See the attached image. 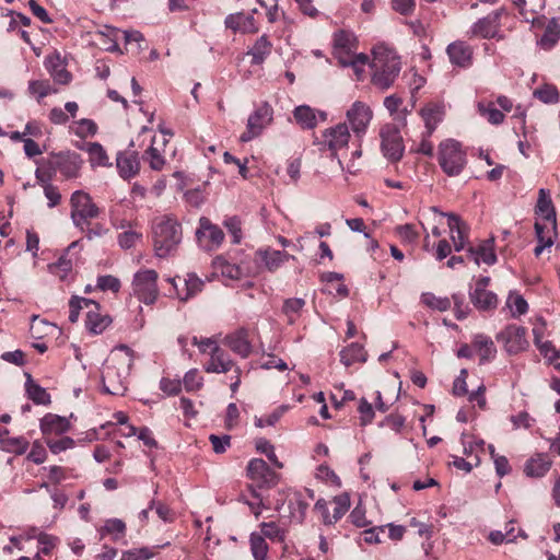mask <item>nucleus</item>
<instances>
[{
	"instance_id": "f257e3e1",
	"label": "nucleus",
	"mask_w": 560,
	"mask_h": 560,
	"mask_svg": "<svg viewBox=\"0 0 560 560\" xmlns=\"http://www.w3.org/2000/svg\"><path fill=\"white\" fill-rule=\"evenodd\" d=\"M132 364V352L127 346H119L106 359L102 368L104 392L122 396L127 390V376Z\"/></svg>"
},
{
	"instance_id": "f03ea898",
	"label": "nucleus",
	"mask_w": 560,
	"mask_h": 560,
	"mask_svg": "<svg viewBox=\"0 0 560 560\" xmlns=\"http://www.w3.org/2000/svg\"><path fill=\"white\" fill-rule=\"evenodd\" d=\"M372 83L380 90L389 89L401 70L400 59L395 51L384 45H377L373 49Z\"/></svg>"
},
{
	"instance_id": "7ed1b4c3",
	"label": "nucleus",
	"mask_w": 560,
	"mask_h": 560,
	"mask_svg": "<svg viewBox=\"0 0 560 560\" xmlns=\"http://www.w3.org/2000/svg\"><path fill=\"white\" fill-rule=\"evenodd\" d=\"M152 233L155 255L160 258L174 255L183 238L180 223L175 218L168 215L154 221Z\"/></svg>"
},
{
	"instance_id": "20e7f679",
	"label": "nucleus",
	"mask_w": 560,
	"mask_h": 560,
	"mask_svg": "<svg viewBox=\"0 0 560 560\" xmlns=\"http://www.w3.org/2000/svg\"><path fill=\"white\" fill-rule=\"evenodd\" d=\"M438 161L447 176H458L467 163L466 152L458 141L446 139L439 144Z\"/></svg>"
},
{
	"instance_id": "39448f33",
	"label": "nucleus",
	"mask_w": 560,
	"mask_h": 560,
	"mask_svg": "<svg viewBox=\"0 0 560 560\" xmlns=\"http://www.w3.org/2000/svg\"><path fill=\"white\" fill-rule=\"evenodd\" d=\"M70 206L72 223L81 231H85V226L91 224V220L100 215L98 207L94 203L92 197L83 190L72 192Z\"/></svg>"
},
{
	"instance_id": "423d86ee",
	"label": "nucleus",
	"mask_w": 560,
	"mask_h": 560,
	"mask_svg": "<svg viewBox=\"0 0 560 560\" xmlns=\"http://www.w3.org/2000/svg\"><path fill=\"white\" fill-rule=\"evenodd\" d=\"M430 212L434 215V221H438L436 219L441 221L444 218H447L450 238L453 243L454 249L456 252L465 249L468 243L469 226L455 213L442 212L438 207H430Z\"/></svg>"
},
{
	"instance_id": "0eeeda50",
	"label": "nucleus",
	"mask_w": 560,
	"mask_h": 560,
	"mask_svg": "<svg viewBox=\"0 0 560 560\" xmlns=\"http://www.w3.org/2000/svg\"><path fill=\"white\" fill-rule=\"evenodd\" d=\"M158 272L153 269L138 271L132 281L133 294L145 304H153L159 295Z\"/></svg>"
},
{
	"instance_id": "6e6552de",
	"label": "nucleus",
	"mask_w": 560,
	"mask_h": 560,
	"mask_svg": "<svg viewBox=\"0 0 560 560\" xmlns=\"http://www.w3.org/2000/svg\"><path fill=\"white\" fill-rule=\"evenodd\" d=\"M503 13H505V10L501 8L477 20L469 30L470 37L503 40L505 38L501 31V16Z\"/></svg>"
},
{
	"instance_id": "1a4fd4ad",
	"label": "nucleus",
	"mask_w": 560,
	"mask_h": 560,
	"mask_svg": "<svg viewBox=\"0 0 560 560\" xmlns=\"http://www.w3.org/2000/svg\"><path fill=\"white\" fill-rule=\"evenodd\" d=\"M46 164L54 173H60L63 178L72 179L80 175L82 159L75 152L66 151L51 154Z\"/></svg>"
},
{
	"instance_id": "9d476101",
	"label": "nucleus",
	"mask_w": 560,
	"mask_h": 560,
	"mask_svg": "<svg viewBox=\"0 0 560 560\" xmlns=\"http://www.w3.org/2000/svg\"><path fill=\"white\" fill-rule=\"evenodd\" d=\"M273 109L267 102L261 103L247 119L246 131L242 133L241 141L248 142L258 137L271 124Z\"/></svg>"
},
{
	"instance_id": "9b49d317",
	"label": "nucleus",
	"mask_w": 560,
	"mask_h": 560,
	"mask_svg": "<svg viewBox=\"0 0 560 560\" xmlns=\"http://www.w3.org/2000/svg\"><path fill=\"white\" fill-rule=\"evenodd\" d=\"M346 117L354 138L361 142L372 120V109L365 103L357 101L347 110Z\"/></svg>"
},
{
	"instance_id": "f8f14e48",
	"label": "nucleus",
	"mask_w": 560,
	"mask_h": 560,
	"mask_svg": "<svg viewBox=\"0 0 560 560\" xmlns=\"http://www.w3.org/2000/svg\"><path fill=\"white\" fill-rule=\"evenodd\" d=\"M383 154L392 162L402 158L405 145L400 131L396 126L386 125L380 131Z\"/></svg>"
},
{
	"instance_id": "ddd939ff",
	"label": "nucleus",
	"mask_w": 560,
	"mask_h": 560,
	"mask_svg": "<svg viewBox=\"0 0 560 560\" xmlns=\"http://www.w3.org/2000/svg\"><path fill=\"white\" fill-rule=\"evenodd\" d=\"M350 138L348 124L339 122L323 131L319 142L320 150H328L332 156H336L339 150L348 145Z\"/></svg>"
},
{
	"instance_id": "4468645a",
	"label": "nucleus",
	"mask_w": 560,
	"mask_h": 560,
	"mask_svg": "<svg viewBox=\"0 0 560 560\" xmlns=\"http://www.w3.org/2000/svg\"><path fill=\"white\" fill-rule=\"evenodd\" d=\"M247 477L259 488H270L278 481V475L271 470L261 458H253L249 460L247 465Z\"/></svg>"
},
{
	"instance_id": "2eb2a0df",
	"label": "nucleus",
	"mask_w": 560,
	"mask_h": 560,
	"mask_svg": "<svg viewBox=\"0 0 560 560\" xmlns=\"http://www.w3.org/2000/svg\"><path fill=\"white\" fill-rule=\"evenodd\" d=\"M498 339L504 342L505 350L510 354H517L528 347L526 328L516 325L508 326L498 335Z\"/></svg>"
},
{
	"instance_id": "dca6fc26",
	"label": "nucleus",
	"mask_w": 560,
	"mask_h": 560,
	"mask_svg": "<svg viewBox=\"0 0 560 560\" xmlns=\"http://www.w3.org/2000/svg\"><path fill=\"white\" fill-rule=\"evenodd\" d=\"M196 236L200 243H202L203 237L208 240L205 244L208 250L219 248L224 240L223 231L206 217L199 219V228L196 231Z\"/></svg>"
},
{
	"instance_id": "f3484780",
	"label": "nucleus",
	"mask_w": 560,
	"mask_h": 560,
	"mask_svg": "<svg viewBox=\"0 0 560 560\" xmlns=\"http://www.w3.org/2000/svg\"><path fill=\"white\" fill-rule=\"evenodd\" d=\"M224 343L236 354L247 358L252 353L248 329L242 327L229 334L224 338Z\"/></svg>"
},
{
	"instance_id": "a211bd4d",
	"label": "nucleus",
	"mask_w": 560,
	"mask_h": 560,
	"mask_svg": "<svg viewBox=\"0 0 560 560\" xmlns=\"http://www.w3.org/2000/svg\"><path fill=\"white\" fill-rule=\"evenodd\" d=\"M293 117L301 128L314 129L318 121L327 119V114L322 110H315L308 105H300L294 108Z\"/></svg>"
},
{
	"instance_id": "6ab92c4d",
	"label": "nucleus",
	"mask_w": 560,
	"mask_h": 560,
	"mask_svg": "<svg viewBox=\"0 0 560 560\" xmlns=\"http://www.w3.org/2000/svg\"><path fill=\"white\" fill-rule=\"evenodd\" d=\"M446 52L454 66L468 68L472 63V48L463 40L451 43L446 48Z\"/></svg>"
},
{
	"instance_id": "aec40b11",
	"label": "nucleus",
	"mask_w": 560,
	"mask_h": 560,
	"mask_svg": "<svg viewBox=\"0 0 560 560\" xmlns=\"http://www.w3.org/2000/svg\"><path fill=\"white\" fill-rule=\"evenodd\" d=\"M445 107L442 103H429L420 110V116L424 122L427 137H431L438 125L443 120Z\"/></svg>"
},
{
	"instance_id": "412c9836",
	"label": "nucleus",
	"mask_w": 560,
	"mask_h": 560,
	"mask_svg": "<svg viewBox=\"0 0 560 560\" xmlns=\"http://www.w3.org/2000/svg\"><path fill=\"white\" fill-rule=\"evenodd\" d=\"M537 215L542 218L547 223L552 225V232L556 234L557 231V215L556 209L551 200L550 191L545 188H540L538 191V200L535 208Z\"/></svg>"
},
{
	"instance_id": "4be33fe9",
	"label": "nucleus",
	"mask_w": 560,
	"mask_h": 560,
	"mask_svg": "<svg viewBox=\"0 0 560 560\" xmlns=\"http://www.w3.org/2000/svg\"><path fill=\"white\" fill-rule=\"evenodd\" d=\"M468 256L476 262L487 264L489 266L497 262V255L494 253V238H488L482 241L478 246H469L467 248Z\"/></svg>"
},
{
	"instance_id": "5701e85b",
	"label": "nucleus",
	"mask_w": 560,
	"mask_h": 560,
	"mask_svg": "<svg viewBox=\"0 0 560 560\" xmlns=\"http://www.w3.org/2000/svg\"><path fill=\"white\" fill-rule=\"evenodd\" d=\"M224 23L228 28L234 32L256 33L258 31L253 14H245L243 12L229 14Z\"/></svg>"
},
{
	"instance_id": "b1692460",
	"label": "nucleus",
	"mask_w": 560,
	"mask_h": 560,
	"mask_svg": "<svg viewBox=\"0 0 560 560\" xmlns=\"http://www.w3.org/2000/svg\"><path fill=\"white\" fill-rule=\"evenodd\" d=\"M44 63L56 83L68 84L71 81L72 75L66 69V66L58 54L47 56Z\"/></svg>"
},
{
	"instance_id": "393cba45",
	"label": "nucleus",
	"mask_w": 560,
	"mask_h": 560,
	"mask_svg": "<svg viewBox=\"0 0 560 560\" xmlns=\"http://www.w3.org/2000/svg\"><path fill=\"white\" fill-rule=\"evenodd\" d=\"M233 366L234 362L230 355L220 347H214L205 370L208 373H226L231 371Z\"/></svg>"
},
{
	"instance_id": "a878e982",
	"label": "nucleus",
	"mask_w": 560,
	"mask_h": 560,
	"mask_svg": "<svg viewBox=\"0 0 560 560\" xmlns=\"http://www.w3.org/2000/svg\"><path fill=\"white\" fill-rule=\"evenodd\" d=\"M256 254L264 262L266 269L271 272L279 269L280 266L289 259H295L294 256L288 254L287 252L276 250L270 247L260 248Z\"/></svg>"
},
{
	"instance_id": "bb28decb",
	"label": "nucleus",
	"mask_w": 560,
	"mask_h": 560,
	"mask_svg": "<svg viewBox=\"0 0 560 560\" xmlns=\"http://www.w3.org/2000/svg\"><path fill=\"white\" fill-rule=\"evenodd\" d=\"M70 429V422L67 418L52 413H47L40 420V431L44 435H60Z\"/></svg>"
},
{
	"instance_id": "cd10ccee",
	"label": "nucleus",
	"mask_w": 560,
	"mask_h": 560,
	"mask_svg": "<svg viewBox=\"0 0 560 560\" xmlns=\"http://www.w3.org/2000/svg\"><path fill=\"white\" fill-rule=\"evenodd\" d=\"M474 350L479 355V363L483 364L494 359L497 348L492 339L486 335H476L471 341Z\"/></svg>"
},
{
	"instance_id": "c85d7f7f",
	"label": "nucleus",
	"mask_w": 560,
	"mask_h": 560,
	"mask_svg": "<svg viewBox=\"0 0 560 560\" xmlns=\"http://www.w3.org/2000/svg\"><path fill=\"white\" fill-rule=\"evenodd\" d=\"M552 460L546 454H537L528 459L524 467V472L528 477H544L551 468Z\"/></svg>"
},
{
	"instance_id": "c756f323",
	"label": "nucleus",
	"mask_w": 560,
	"mask_h": 560,
	"mask_svg": "<svg viewBox=\"0 0 560 560\" xmlns=\"http://www.w3.org/2000/svg\"><path fill=\"white\" fill-rule=\"evenodd\" d=\"M119 175L125 178L136 176L140 170V162L136 153H120L116 159Z\"/></svg>"
},
{
	"instance_id": "7c9ffc66",
	"label": "nucleus",
	"mask_w": 560,
	"mask_h": 560,
	"mask_svg": "<svg viewBox=\"0 0 560 560\" xmlns=\"http://www.w3.org/2000/svg\"><path fill=\"white\" fill-rule=\"evenodd\" d=\"M8 434V430L0 432V448L15 455L24 454L28 448V441L23 436L12 438Z\"/></svg>"
},
{
	"instance_id": "2f4dec72",
	"label": "nucleus",
	"mask_w": 560,
	"mask_h": 560,
	"mask_svg": "<svg viewBox=\"0 0 560 560\" xmlns=\"http://www.w3.org/2000/svg\"><path fill=\"white\" fill-rule=\"evenodd\" d=\"M271 50L272 43L267 35H261L247 51V55L252 57V65L259 66L265 62Z\"/></svg>"
},
{
	"instance_id": "473e14b6",
	"label": "nucleus",
	"mask_w": 560,
	"mask_h": 560,
	"mask_svg": "<svg viewBox=\"0 0 560 560\" xmlns=\"http://www.w3.org/2000/svg\"><path fill=\"white\" fill-rule=\"evenodd\" d=\"M110 323L112 318L108 315L101 314L100 308H93L86 313V329L94 335L102 334Z\"/></svg>"
},
{
	"instance_id": "72a5a7b5",
	"label": "nucleus",
	"mask_w": 560,
	"mask_h": 560,
	"mask_svg": "<svg viewBox=\"0 0 560 560\" xmlns=\"http://www.w3.org/2000/svg\"><path fill=\"white\" fill-rule=\"evenodd\" d=\"M340 361L346 366H350L354 362H365L366 352L362 345L358 342H352L347 348L340 351Z\"/></svg>"
},
{
	"instance_id": "f704fd0d",
	"label": "nucleus",
	"mask_w": 560,
	"mask_h": 560,
	"mask_svg": "<svg viewBox=\"0 0 560 560\" xmlns=\"http://www.w3.org/2000/svg\"><path fill=\"white\" fill-rule=\"evenodd\" d=\"M470 301L480 311L494 310L498 305L497 294L491 291L470 292Z\"/></svg>"
},
{
	"instance_id": "c9c22d12",
	"label": "nucleus",
	"mask_w": 560,
	"mask_h": 560,
	"mask_svg": "<svg viewBox=\"0 0 560 560\" xmlns=\"http://www.w3.org/2000/svg\"><path fill=\"white\" fill-rule=\"evenodd\" d=\"M332 515H324V524L331 525L338 522L349 510L350 499L347 493L335 497Z\"/></svg>"
},
{
	"instance_id": "e433bc0d",
	"label": "nucleus",
	"mask_w": 560,
	"mask_h": 560,
	"mask_svg": "<svg viewBox=\"0 0 560 560\" xmlns=\"http://www.w3.org/2000/svg\"><path fill=\"white\" fill-rule=\"evenodd\" d=\"M26 393L30 399H32L37 405H48L50 404V395L46 392V389L38 384H36L30 374H27V380L25 383Z\"/></svg>"
},
{
	"instance_id": "4c0bfd02",
	"label": "nucleus",
	"mask_w": 560,
	"mask_h": 560,
	"mask_svg": "<svg viewBox=\"0 0 560 560\" xmlns=\"http://www.w3.org/2000/svg\"><path fill=\"white\" fill-rule=\"evenodd\" d=\"M70 313L69 320L75 323L79 318L80 311L86 308L91 311L93 308H101L100 304L93 300L85 298L73 296L69 302Z\"/></svg>"
},
{
	"instance_id": "58836bf2",
	"label": "nucleus",
	"mask_w": 560,
	"mask_h": 560,
	"mask_svg": "<svg viewBox=\"0 0 560 560\" xmlns=\"http://www.w3.org/2000/svg\"><path fill=\"white\" fill-rule=\"evenodd\" d=\"M560 39V25L555 21H550L545 28V32L540 39L538 40V45L546 50L551 49Z\"/></svg>"
},
{
	"instance_id": "ea45409f",
	"label": "nucleus",
	"mask_w": 560,
	"mask_h": 560,
	"mask_svg": "<svg viewBox=\"0 0 560 560\" xmlns=\"http://www.w3.org/2000/svg\"><path fill=\"white\" fill-rule=\"evenodd\" d=\"M184 287L185 294L177 292V295L182 301H187L202 290L203 281L197 275L188 273L187 278L184 280Z\"/></svg>"
},
{
	"instance_id": "a19ab883",
	"label": "nucleus",
	"mask_w": 560,
	"mask_h": 560,
	"mask_svg": "<svg viewBox=\"0 0 560 560\" xmlns=\"http://www.w3.org/2000/svg\"><path fill=\"white\" fill-rule=\"evenodd\" d=\"M86 151L90 155L92 166H109V159L104 148L98 142H91L88 144Z\"/></svg>"
},
{
	"instance_id": "79ce46f5",
	"label": "nucleus",
	"mask_w": 560,
	"mask_h": 560,
	"mask_svg": "<svg viewBox=\"0 0 560 560\" xmlns=\"http://www.w3.org/2000/svg\"><path fill=\"white\" fill-rule=\"evenodd\" d=\"M305 305V301L300 298L288 299L283 303V313L288 317L289 324H294L302 308Z\"/></svg>"
},
{
	"instance_id": "37998d69",
	"label": "nucleus",
	"mask_w": 560,
	"mask_h": 560,
	"mask_svg": "<svg viewBox=\"0 0 560 560\" xmlns=\"http://www.w3.org/2000/svg\"><path fill=\"white\" fill-rule=\"evenodd\" d=\"M533 95L545 104H556L559 102V92L552 84H544L537 88Z\"/></svg>"
},
{
	"instance_id": "c03bdc74",
	"label": "nucleus",
	"mask_w": 560,
	"mask_h": 560,
	"mask_svg": "<svg viewBox=\"0 0 560 560\" xmlns=\"http://www.w3.org/2000/svg\"><path fill=\"white\" fill-rule=\"evenodd\" d=\"M421 301L431 310L445 312L451 307V300L448 298L436 296L431 292L423 293Z\"/></svg>"
},
{
	"instance_id": "a18cd8bd",
	"label": "nucleus",
	"mask_w": 560,
	"mask_h": 560,
	"mask_svg": "<svg viewBox=\"0 0 560 560\" xmlns=\"http://www.w3.org/2000/svg\"><path fill=\"white\" fill-rule=\"evenodd\" d=\"M250 550L255 560H266L268 553V545L265 538L257 533L250 535Z\"/></svg>"
},
{
	"instance_id": "49530a36",
	"label": "nucleus",
	"mask_w": 560,
	"mask_h": 560,
	"mask_svg": "<svg viewBox=\"0 0 560 560\" xmlns=\"http://www.w3.org/2000/svg\"><path fill=\"white\" fill-rule=\"evenodd\" d=\"M478 110L480 115L486 117L487 120L492 125H500L504 120V114L495 108L493 103H479Z\"/></svg>"
},
{
	"instance_id": "de8ad7c7",
	"label": "nucleus",
	"mask_w": 560,
	"mask_h": 560,
	"mask_svg": "<svg viewBox=\"0 0 560 560\" xmlns=\"http://www.w3.org/2000/svg\"><path fill=\"white\" fill-rule=\"evenodd\" d=\"M48 269L60 280H65L68 273L72 270V260L67 258V254H63L56 262L48 265Z\"/></svg>"
},
{
	"instance_id": "09e8293b",
	"label": "nucleus",
	"mask_w": 560,
	"mask_h": 560,
	"mask_svg": "<svg viewBox=\"0 0 560 560\" xmlns=\"http://www.w3.org/2000/svg\"><path fill=\"white\" fill-rule=\"evenodd\" d=\"M28 91L32 95L37 96L38 101L51 93H56L48 80H34L28 83Z\"/></svg>"
},
{
	"instance_id": "8fccbe9b",
	"label": "nucleus",
	"mask_w": 560,
	"mask_h": 560,
	"mask_svg": "<svg viewBox=\"0 0 560 560\" xmlns=\"http://www.w3.org/2000/svg\"><path fill=\"white\" fill-rule=\"evenodd\" d=\"M256 450L267 456V458L279 469L283 467V464L278 459L273 445L266 439H258L256 441Z\"/></svg>"
},
{
	"instance_id": "3c124183",
	"label": "nucleus",
	"mask_w": 560,
	"mask_h": 560,
	"mask_svg": "<svg viewBox=\"0 0 560 560\" xmlns=\"http://www.w3.org/2000/svg\"><path fill=\"white\" fill-rule=\"evenodd\" d=\"M46 444L52 454H59L72 448L75 445V442L70 436H62L58 440L46 439Z\"/></svg>"
},
{
	"instance_id": "603ef678",
	"label": "nucleus",
	"mask_w": 560,
	"mask_h": 560,
	"mask_svg": "<svg viewBox=\"0 0 560 560\" xmlns=\"http://www.w3.org/2000/svg\"><path fill=\"white\" fill-rule=\"evenodd\" d=\"M154 550L149 547L135 548L122 552L120 560H148L153 558Z\"/></svg>"
},
{
	"instance_id": "864d4df0",
	"label": "nucleus",
	"mask_w": 560,
	"mask_h": 560,
	"mask_svg": "<svg viewBox=\"0 0 560 560\" xmlns=\"http://www.w3.org/2000/svg\"><path fill=\"white\" fill-rule=\"evenodd\" d=\"M214 266L215 268L221 269V272L224 277L230 279H238L242 276L240 267L229 264L223 257H217L214 259Z\"/></svg>"
},
{
	"instance_id": "5fc2aeb1",
	"label": "nucleus",
	"mask_w": 560,
	"mask_h": 560,
	"mask_svg": "<svg viewBox=\"0 0 560 560\" xmlns=\"http://www.w3.org/2000/svg\"><path fill=\"white\" fill-rule=\"evenodd\" d=\"M261 536L271 540L282 541L284 539V533L275 522L261 523L260 524Z\"/></svg>"
},
{
	"instance_id": "6e6d98bb",
	"label": "nucleus",
	"mask_w": 560,
	"mask_h": 560,
	"mask_svg": "<svg viewBox=\"0 0 560 560\" xmlns=\"http://www.w3.org/2000/svg\"><path fill=\"white\" fill-rule=\"evenodd\" d=\"M120 280L112 275L100 276L96 281V288L101 291L118 292L120 289Z\"/></svg>"
},
{
	"instance_id": "4d7b16f0",
	"label": "nucleus",
	"mask_w": 560,
	"mask_h": 560,
	"mask_svg": "<svg viewBox=\"0 0 560 560\" xmlns=\"http://www.w3.org/2000/svg\"><path fill=\"white\" fill-rule=\"evenodd\" d=\"M285 409L287 408L284 406H281L279 408H277L276 410H273L269 415L256 418L255 419L256 427L265 428V427L275 425L279 421V419L282 417V415L284 413Z\"/></svg>"
},
{
	"instance_id": "13d9d810",
	"label": "nucleus",
	"mask_w": 560,
	"mask_h": 560,
	"mask_svg": "<svg viewBox=\"0 0 560 560\" xmlns=\"http://www.w3.org/2000/svg\"><path fill=\"white\" fill-rule=\"evenodd\" d=\"M126 530L125 523L119 518H112L106 521L102 534H112L114 535V539H118L119 537L124 536Z\"/></svg>"
},
{
	"instance_id": "bf43d9fd",
	"label": "nucleus",
	"mask_w": 560,
	"mask_h": 560,
	"mask_svg": "<svg viewBox=\"0 0 560 560\" xmlns=\"http://www.w3.org/2000/svg\"><path fill=\"white\" fill-rule=\"evenodd\" d=\"M97 132V126L92 119L82 118L77 122L74 133L80 138L94 136Z\"/></svg>"
},
{
	"instance_id": "052dcab7",
	"label": "nucleus",
	"mask_w": 560,
	"mask_h": 560,
	"mask_svg": "<svg viewBox=\"0 0 560 560\" xmlns=\"http://www.w3.org/2000/svg\"><path fill=\"white\" fill-rule=\"evenodd\" d=\"M358 411L360 413V424L365 427L372 422L374 419V410L372 405L365 399L361 398L358 406Z\"/></svg>"
},
{
	"instance_id": "680f3d73",
	"label": "nucleus",
	"mask_w": 560,
	"mask_h": 560,
	"mask_svg": "<svg viewBox=\"0 0 560 560\" xmlns=\"http://www.w3.org/2000/svg\"><path fill=\"white\" fill-rule=\"evenodd\" d=\"M353 45V36L352 34L346 31H339L334 35V48L335 50H348L351 51V47Z\"/></svg>"
},
{
	"instance_id": "e2e57ef3",
	"label": "nucleus",
	"mask_w": 560,
	"mask_h": 560,
	"mask_svg": "<svg viewBox=\"0 0 560 560\" xmlns=\"http://www.w3.org/2000/svg\"><path fill=\"white\" fill-rule=\"evenodd\" d=\"M183 384L187 392L198 390L202 386V377L197 369L189 370L183 380Z\"/></svg>"
},
{
	"instance_id": "0e129e2a",
	"label": "nucleus",
	"mask_w": 560,
	"mask_h": 560,
	"mask_svg": "<svg viewBox=\"0 0 560 560\" xmlns=\"http://www.w3.org/2000/svg\"><path fill=\"white\" fill-rule=\"evenodd\" d=\"M508 304L511 308L513 316H521L525 314L528 310V304L526 300L522 295H510L508 300Z\"/></svg>"
},
{
	"instance_id": "69168bd1",
	"label": "nucleus",
	"mask_w": 560,
	"mask_h": 560,
	"mask_svg": "<svg viewBox=\"0 0 560 560\" xmlns=\"http://www.w3.org/2000/svg\"><path fill=\"white\" fill-rule=\"evenodd\" d=\"M141 237H142L141 233H138L133 230H129V231H126V232L119 234L118 243H119L120 247H122L125 249H129L132 246H135L136 243L141 240Z\"/></svg>"
},
{
	"instance_id": "338daca9",
	"label": "nucleus",
	"mask_w": 560,
	"mask_h": 560,
	"mask_svg": "<svg viewBox=\"0 0 560 560\" xmlns=\"http://www.w3.org/2000/svg\"><path fill=\"white\" fill-rule=\"evenodd\" d=\"M224 226L233 236V243L238 244L242 240L241 221L237 217H231L224 221Z\"/></svg>"
},
{
	"instance_id": "774afa93",
	"label": "nucleus",
	"mask_w": 560,
	"mask_h": 560,
	"mask_svg": "<svg viewBox=\"0 0 560 560\" xmlns=\"http://www.w3.org/2000/svg\"><path fill=\"white\" fill-rule=\"evenodd\" d=\"M147 159L150 167L154 171H161L165 164L164 158L159 153L158 149L151 145L147 151Z\"/></svg>"
}]
</instances>
